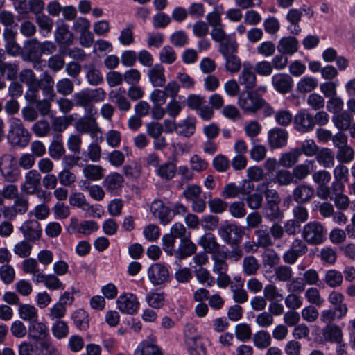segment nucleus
<instances>
[{
  "instance_id": "nucleus-1",
  "label": "nucleus",
  "mask_w": 355,
  "mask_h": 355,
  "mask_svg": "<svg viewBox=\"0 0 355 355\" xmlns=\"http://www.w3.org/2000/svg\"><path fill=\"white\" fill-rule=\"evenodd\" d=\"M105 95V92L101 87L94 89H83L73 94V100L76 106L85 107L87 115H95L97 114V110L93 105V103L103 101Z\"/></svg>"
},
{
  "instance_id": "nucleus-2",
  "label": "nucleus",
  "mask_w": 355,
  "mask_h": 355,
  "mask_svg": "<svg viewBox=\"0 0 355 355\" xmlns=\"http://www.w3.org/2000/svg\"><path fill=\"white\" fill-rule=\"evenodd\" d=\"M7 139L12 146L24 148L30 141L31 135L20 119L13 118L10 121Z\"/></svg>"
},
{
  "instance_id": "nucleus-3",
  "label": "nucleus",
  "mask_w": 355,
  "mask_h": 355,
  "mask_svg": "<svg viewBox=\"0 0 355 355\" xmlns=\"http://www.w3.org/2000/svg\"><path fill=\"white\" fill-rule=\"evenodd\" d=\"M263 193L266 200V205L263 209L264 217L270 221L282 219L283 214L279 206L281 199L278 192L275 189L266 187Z\"/></svg>"
},
{
  "instance_id": "nucleus-4",
  "label": "nucleus",
  "mask_w": 355,
  "mask_h": 355,
  "mask_svg": "<svg viewBox=\"0 0 355 355\" xmlns=\"http://www.w3.org/2000/svg\"><path fill=\"white\" fill-rule=\"evenodd\" d=\"M264 99L254 91H243L238 97V105L247 113L254 114L260 110Z\"/></svg>"
},
{
  "instance_id": "nucleus-5",
  "label": "nucleus",
  "mask_w": 355,
  "mask_h": 355,
  "mask_svg": "<svg viewBox=\"0 0 355 355\" xmlns=\"http://www.w3.org/2000/svg\"><path fill=\"white\" fill-rule=\"evenodd\" d=\"M326 235L324 227L318 222L312 221L306 224L302 230V236L304 241L310 245L322 243Z\"/></svg>"
},
{
  "instance_id": "nucleus-6",
  "label": "nucleus",
  "mask_w": 355,
  "mask_h": 355,
  "mask_svg": "<svg viewBox=\"0 0 355 355\" xmlns=\"http://www.w3.org/2000/svg\"><path fill=\"white\" fill-rule=\"evenodd\" d=\"M243 234V230L233 223L223 225L218 229V234L227 245L240 244Z\"/></svg>"
},
{
  "instance_id": "nucleus-7",
  "label": "nucleus",
  "mask_w": 355,
  "mask_h": 355,
  "mask_svg": "<svg viewBox=\"0 0 355 355\" xmlns=\"http://www.w3.org/2000/svg\"><path fill=\"white\" fill-rule=\"evenodd\" d=\"M308 252V247L304 241L296 238L291 243L289 248L282 256L284 263L293 265L296 263L298 258L306 254Z\"/></svg>"
},
{
  "instance_id": "nucleus-8",
  "label": "nucleus",
  "mask_w": 355,
  "mask_h": 355,
  "mask_svg": "<svg viewBox=\"0 0 355 355\" xmlns=\"http://www.w3.org/2000/svg\"><path fill=\"white\" fill-rule=\"evenodd\" d=\"M41 58L40 42L36 38L27 40L24 46V60L33 62V67L39 69L37 64L42 62Z\"/></svg>"
},
{
  "instance_id": "nucleus-9",
  "label": "nucleus",
  "mask_w": 355,
  "mask_h": 355,
  "mask_svg": "<svg viewBox=\"0 0 355 355\" xmlns=\"http://www.w3.org/2000/svg\"><path fill=\"white\" fill-rule=\"evenodd\" d=\"M19 78L21 83L25 84L28 89L25 92L24 98L28 103L35 101V86L37 82V78L33 71L31 69H24L19 73Z\"/></svg>"
},
{
  "instance_id": "nucleus-10",
  "label": "nucleus",
  "mask_w": 355,
  "mask_h": 355,
  "mask_svg": "<svg viewBox=\"0 0 355 355\" xmlns=\"http://www.w3.org/2000/svg\"><path fill=\"white\" fill-rule=\"evenodd\" d=\"M254 187V183L249 180H244L240 185L231 182L223 187L221 196L224 198H234L239 195L248 194Z\"/></svg>"
},
{
  "instance_id": "nucleus-11",
  "label": "nucleus",
  "mask_w": 355,
  "mask_h": 355,
  "mask_svg": "<svg viewBox=\"0 0 355 355\" xmlns=\"http://www.w3.org/2000/svg\"><path fill=\"white\" fill-rule=\"evenodd\" d=\"M148 277L154 286H159L169 280L170 274L166 266L156 263L149 267Z\"/></svg>"
},
{
  "instance_id": "nucleus-12",
  "label": "nucleus",
  "mask_w": 355,
  "mask_h": 355,
  "mask_svg": "<svg viewBox=\"0 0 355 355\" xmlns=\"http://www.w3.org/2000/svg\"><path fill=\"white\" fill-rule=\"evenodd\" d=\"M54 80L50 73L45 71L42 74L40 78H37V82L35 86V99L39 98V91L41 89L44 96L47 98L53 99L55 96L53 90Z\"/></svg>"
},
{
  "instance_id": "nucleus-13",
  "label": "nucleus",
  "mask_w": 355,
  "mask_h": 355,
  "mask_svg": "<svg viewBox=\"0 0 355 355\" xmlns=\"http://www.w3.org/2000/svg\"><path fill=\"white\" fill-rule=\"evenodd\" d=\"M293 125L301 133L312 131L315 127L313 115L306 110H300L293 118Z\"/></svg>"
},
{
  "instance_id": "nucleus-14",
  "label": "nucleus",
  "mask_w": 355,
  "mask_h": 355,
  "mask_svg": "<svg viewBox=\"0 0 355 355\" xmlns=\"http://www.w3.org/2000/svg\"><path fill=\"white\" fill-rule=\"evenodd\" d=\"M54 37L58 44L66 46L71 45L74 40L73 34L69 30V26L62 19H58L56 22Z\"/></svg>"
},
{
  "instance_id": "nucleus-15",
  "label": "nucleus",
  "mask_w": 355,
  "mask_h": 355,
  "mask_svg": "<svg viewBox=\"0 0 355 355\" xmlns=\"http://www.w3.org/2000/svg\"><path fill=\"white\" fill-rule=\"evenodd\" d=\"M41 175L37 170H31L25 175V182L21 185V191L27 194H34L40 190Z\"/></svg>"
},
{
  "instance_id": "nucleus-16",
  "label": "nucleus",
  "mask_w": 355,
  "mask_h": 355,
  "mask_svg": "<svg viewBox=\"0 0 355 355\" xmlns=\"http://www.w3.org/2000/svg\"><path fill=\"white\" fill-rule=\"evenodd\" d=\"M198 244L202 246L206 253L211 254V256L218 254L220 252L225 251L223 247L218 243L216 236L212 233H206L202 236Z\"/></svg>"
},
{
  "instance_id": "nucleus-17",
  "label": "nucleus",
  "mask_w": 355,
  "mask_h": 355,
  "mask_svg": "<svg viewBox=\"0 0 355 355\" xmlns=\"http://www.w3.org/2000/svg\"><path fill=\"white\" fill-rule=\"evenodd\" d=\"M314 193L315 189L312 186L301 184L293 189L291 196L298 205H303L310 202Z\"/></svg>"
},
{
  "instance_id": "nucleus-18",
  "label": "nucleus",
  "mask_w": 355,
  "mask_h": 355,
  "mask_svg": "<svg viewBox=\"0 0 355 355\" xmlns=\"http://www.w3.org/2000/svg\"><path fill=\"white\" fill-rule=\"evenodd\" d=\"M69 204L71 206L80 208L85 212L87 217H95L96 209L93 205L86 200L85 196L80 192L72 193L69 198Z\"/></svg>"
},
{
  "instance_id": "nucleus-19",
  "label": "nucleus",
  "mask_w": 355,
  "mask_h": 355,
  "mask_svg": "<svg viewBox=\"0 0 355 355\" xmlns=\"http://www.w3.org/2000/svg\"><path fill=\"white\" fill-rule=\"evenodd\" d=\"M150 211L155 217L159 219L160 223L164 225L169 223L173 219L171 210L159 200H155L152 202Z\"/></svg>"
},
{
  "instance_id": "nucleus-20",
  "label": "nucleus",
  "mask_w": 355,
  "mask_h": 355,
  "mask_svg": "<svg viewBox=\"0 0 355 355\" xmlns=\"http://www.w3.org/2000/svg\"><path fill=\"white\" fill-rule=\"evenodd\" d=\"M268 144L272 149L285 146L288 139V132L280 128H275L268 132Z\"/></svg>"
},
{
  "instance_id": "nucleus-21",
  "label": "nucleus",
  "mask_w": 355,
  "mask_h": 355,
  "mask_svg": "<svg viewBox=\"0 0 355 355\" xmlns=\"http://www.w3.org/2000/svg\"><path fill=\"white\" fill-rule=\"evenodd\" d=\"M116 302L119 309L124 313L133 314L139 308L137 297L133 294L120 295Z\"/></svg>"
},
{
  "instance_id": "nucleus-22",
  "label": "nucleus",
  "mask_w": 355,
  "mask_h": 355,
  "mask_svg": "<svg viewBox=\"0 0 355 355\" xmlns=\"http://www.w3.org/2000/svg\"><path fill=\"white\" fill-rule=\"evenodd\" d=\"M20 230L25 239L29 241L38 240L42 234L40 224L37 220H30L25 222L20 227Z\"/></svg>"
},
{
  "instance_id": "nucleus-23",
  "label": "nucleus",
  "mask_w": 355,
  "mask_h": 355,
  "mask_svg": "<svg viewBox=\"0 0 355 355\" xmlns=\"http://www.w3.org/2000/svg\"><path fill=\"white\" fill-rule=\"evenodd\" d=\"M15 34L16 33L10 28H5L3 33L6 42V51L8 54L13 56L19 55L22 51L21 46L16 42Z\"/></svg>"
},
{
  "instance_id": "nucleus-24",
  "label": "nucleus",
  "mask_w": 355,
  "mask_h": 355,
  "mask_svg": "<svg viewBox=\"0 0 355 355\" xmlns=\"http://www.w3.org/2000/svg\"><path fill=\"white\" fill-rule=\"evenodd\" d=\"M272 84L277 92L286 94L291 90L293 80L288 74L278 73L272 77Z\"/></svg>"
},
{
  "instance_id": "nucleus-25",
  "label": "nucleus",
  "mask_w": 355,
  "mask_h": 355,
  "mask_svg": "<svg viewBox=\"0 0 355 355\" xmlns=\"http://www.w3.org/2000/svg\"><path fill=\"white\" fill-rule=\"evenodd\" d=\"M28 335L30 338L35 340H44L49 336V329L44 323L35 320L30 322Z\"/></svg>"
},
{
  "instance_id": "nucleus-26",
  "label": "nucleus",
  "mask_w": 355,
  "mask_h": 355,
  "mask_svg": "<svg viewBox=\"0 0 355 355\" xmlns=\"http://www.w3.org/2000/svg\"><path fill=\"white\" fill-rule=\"evenodd\" d=\"M148 76L153 87H163L165 85L164 68L161 64H156L149 69Z\"/></svg>"
},
{
  "instance_id": "nucleus-27",
  "label": "nucleus",
  "mask_w": 355,
  "mask_h": 355,
  "mask_svg": "<svg viewBox=\"0 0 355 355\" xmlns=\"http://www.w3.org/2000/svg\"><path fill=\"white\" fill-rule=\"evenodd\" d=\"M239 44L236 37L233 35H229L225 39L219 42L218 52L223 57L236 54L238 51Z\"/></svg>"
},
{
  "instance_id": "nucleus-28",
  "label": "nucleus",
  "mask_w": 355,
  "mask_h": 355,
  "mask_svg": "<svg viewBox=\"0 0 355 355\" xmlns=\"http://www.w3.org/2000/svg\"><path fill=\"white\" fill-rule=\"evenodd\" d=\"M49 156L53 159L58 160L64 155L65 148L62 143V137L60 134H55L49 146Z\"/></svg>"
},
{
  "instance_id": "nucleus-29",
  "label": "nucleus",
  "mask_w": 355,
  "mask_h": 355,
  "mask_svg": "<svg viewBox=\"0 0 355 355\" xmlns=\"http://www.w3.org/2000/svg\"><path fill=\"white\" fill-rule=\"evenodd\" d=\"M256 76L252 67L244 66L239 76V83L243 85L246 91L252 90L256 86Z\"/></svg>"
},
{
  "instance_id": "nucleus-30",
  "label": "nucleus",
  "mask_w": 355,
  "mask_h": 355,
  "mask_svg": "<svg viewBox=\"0 0 355 355\" xmlns=\"http://www.w3.org/2000/svg\"><path fill=\"white\" fill-rule=\"evenodd\" d=\"M196 251V245L187 238H182L180 243L174 254L179 259H184L193 254Z\"/></svg>"
},
{
  "instance_id": "nucleus-31",
  "label": "nucleus",
  "mask_w": 355,
  "mask_h": 355,
  "mask_svg": "<svg viewBox=\"0 0 355 355\" xmlns=\"http://www.w3.org/2000/svg\"><path fill=\"white\" fill-rule=\"evenodd\" d=\"M123 175L114 172L107 175L103 182V185L107 191L114 193L123 187Z\"/></svg>"
},
{
  "instance_id": "nucleus-32",
  "label": "nucleus",
  "mask_w": 355,
  "mask_h": 355,
  "mask_svg": "<svg viewBox=\"0 0 355 355\" xmlns=\"http://www.w3.org/2000/svg\"><path fill=\"white\" fill-rule=\"evenodd\" d=\"M19 64L17 62H0V76L8 80L14 81L18 77Z\"/></svg>"
},
{
  "instance_id": "nucleus-33",
  "label": "nucleus",
  "mask_w": 355,
  "mask_h": 355,
  "mask_svg": "<svg viewBox=\"0 0 355 355\" xmlns=\"http://www.w3.org/2000/svg\"><path fill=\"white\" fill-rule=\"evenodd\" d=\"M176 158H173V161H168L159 166L156 170V173L162 179L169 180L173 179L177 172Z\"/></svg>"
},
{
  "instance_id": "nucleus-34",
  "label": "nucleus",
  "mask_w": 355,
  "mask_h": 355,
  "mask_svg": "<svg viewBox=\"0 0 355 355\" xmlns=\"http://www.w3.org/2000/svg\"><path fill=\"white\" fill-rule=\"evenodd\" d=\"M196 120L194 117L188 116L177 124L176 133L185 137H191L196 131Z\"/></svg>"
},
{
  "instance_id": "nucleus-35",
  "label": "nucleus",
  "mask_w": 355,
  "mask_h": 355,
  "mask_svg": "<svg viewBox=\"0 0 355 355\" xmlns=\"http://www.w3.org/2000/svg\"><path fill=\"white\" fill-rule=\"evenodd\" d=\"M298 42L294 37L282 38L277 45V50L282 54L292 55L297 51Z\"/></svg>"
},
{
  "instance_id": "nucleus-36",
  "label": "nucleus",
  "mask_w": 355,
  "mask_h": 355,
  "mask_svg": "<svg viewBox=\"0 0 355 355\" xmlns=\"http://www.w3.org/2000/svg\"><path fill=\"white\" fill-rule=\"evenodd\" d=\"M125 90L119 88L116 91H112L109 94L111 101L117 105L119 109L122 111H128L130 108V103L125 96Z\"/></svg>"
},
{
  "instance_id": "nucleus-37",
  "label": "nucleus",
  "mask_w": 355,
  "mask_h": 355,
  "mask_svg": "<svg viewBox=\"0 0 355 355\" xmlns=\"http://www.w3.org/2000/svg\"><path fill=\"white\" fill-rule=\"evenodd\" d=\"M322 336L326 341L340 343L343 340L341 329L334 324H328L322 329Z\"/></svg>"
},
{
  "instance_id": "nucleus-38",
  "label": "nucleus",
  "mask_w": 355,
  "mask_h": 355,
  "mask_svg": "<svg viewBox=\"0 0 355 355\" xmlns=\"http://www.w3.org/2000/svg\"><path fill=\"white\" fill-rule=\"evenodd\" d=\"M94 115H88L76 123L77 130L82 133L94 134L98 130V125Z\"/></svg>"
},
{
  "instance_id": "nucleus-39",
  "label": "nucleus",
  "mask_w": 355,
  "mask_h": 355,
  "mask_svg": "<svg viewBox=\"0 0 355 355\" xmlns=\"http://www.w3.org/2000/svg\"><path fill=\"white\" fill-rule=\"evenodd\" d=\"M314 161H309L304 164H298L295 166L292 171L294 179V184L305 179L312 171Z\"/></svg>"
},
{
  "instance_id": "nucleus-40",
  "label": "nucleus",
  "mask_w": 355,
  "mask_h": 355,
  "mask_svg": "<svg viewBox=\"0 0 355 355\" xmlns=\"http://www.w3.org/2000/svg\"><path fill=\"white\" fill-rule=\"evenodd\" d=\"M185 342L190 355H206L205 347L199 336H187Z\"/></svg>"
},
{
  "instance_id": "nucleus-41",
  "label": "nucleus",
  "mask_w": 355,
  "mask_h": 355,
  "mask_svg": "<svg viewBox=\"0 0 355 355\" xmlns=\"http://www.w3.org/2000/svg\"><path fill=\"white\" fill-rule=\"evenodd\" d=\"M35 355H60V352L58 348L54 345L50 339H45L40 341L35 346Z\"/></svg>"
},
{
  "instance_id": "nucleus-42",
  "label": "nucleus",
  "mask_w": 355,
  "mask_h": 355,
  "mask_svg": "<svg viewBox=\"0 0 355 355\" xmlns=\"http://www.w3.org/2000/svg\"><path fill=\"white\" fill-rule=\"evenodd\" d=\"M252 188L248 194H243L242 200L245 202L248 207L252 210H257L262 207L263 195L261 193L253 192Z\"/></svg>"
},
{
  "instance_id": "nucleus-43",
  "label": "nucleus",
  "mask_w": 355,
  "mask_h": 355,
  "mask_svg": "<svg viewBox=\"0 0 355 355\" xmlns=\"http://www.w3.org/2000/svg\"><path fill=\"white\" fill-rule=\"evenodd\" d=\"M35 23L39 27L40 33L43 37H47L51 33L54 24L53 20L45 14L36 16Z\"/></svg>"
},
{
  "instance_id": "nucleus-44",
  "label": "nucleus",
  "mask_w": 355,
  "mask_h": 355,
  "mask_svg": "<svg viewBox=\"0 0 355 355\" xmlns=\"http://www.w3.org/2000/svg\"><path fill=\"white\" fill-rule=\"evenodd\" d=\"M315 159L324 168H331L334 165V153L332 150L329 148H322L316 153Z\"/></svg>"
},
{
  "instance_id": "nucleus-45",
  "label": "nucleus",
  "mask_w": 355,
  "mask_h": 355,
  "mask_svg": "<svg viewBox=\"0 0 355 355\" xmlns=\"http://www.w3.org/2000/svg\"><path fill=\"white\" fill-rule=\"evenodd\" d=\"M104 168L100 165L87 164L83 169L84 176L91 181H97L104 176Z\"/></svg>"
},
{
  "instance_id": "nucleus-46",
  "label": "nucleus",
  "mask_w": 355,
  "mask_h": 355,
  "mask_svg": "<svg viewBox=\"0 0 355 355\" xmlns=\"http://www.w3.org/2000/svg\"><path fill=\"white\" fill-rule=\"evenodd\" d=\"M344 296L336 291H332L329 295V302L334 306L336 311L339 312L338 318L344 317L347 312L346 304L343 303Z\"/></svg>"
},
{
  "instance_id": "nucleus-47",
  "label": "nucleus",
  "mask_w": 355,
  "mask_h": 355,
  "mask_svg": "<svg viewBox=\"0 0 355 355\" xmlns=\"http://www.w3.org/2000/svg\"><path fill=\"white\" fill-rule=\"evenodd\" d=\"M83 68L86 70V78L89 85L96 86L103 82L101 71L96 69L94 64L85 65Z\"/></svg>"
},
{
  "instance_id": "nucleus-48",
  "label": "nucleus",
  "mask_w": 355,
  "mask_h": 355,
  "mask_svg": "<svg viewBox=\"0 0 355 355\" xmlns=\"http://www.w3.org/2000/svg\"><path fill=\"white\" fill-rule=\"evenodd\" d=\"M18 312L19 317L25 321L31 322L33 321L37 320V310L33 305L21 304L18 306Z\"/></svg>"
},
{
  "instance_id": "nucleus-49",
  "label": "nucleus",
  "mask_w": 355,
  "mask_h": 355,
  "mask_svg": "<svg viewBox=\"0 0 355 355\" xmlns=\"http://www.w3.org/2000/svg\"><path fill=\"white\" fill-rule=\"evenodd\" d=\"M71 318L76 327L80 330L85 331L89 328V315L85 310L77 309L72 313Z\"/></svg>"
},
{
  "instance_id": "nucleus-50",
  "label": "nucleus",
  "mask_w": 355,
  "mask_h": 355,
  "mask_svg": "<svg viewBox=\"0 0 355 355\" xmlns=\"http://www.w3.org/2000/svg\"><path fill=\"white\" fill-rule=\"evenodd\" d=\"M226 257L227 255L225 254V251L211 256V259L214 261L213 272L214 273L227 272L228 264L226 261Z\"/></svg>"
},
{
  "instance_id": "nucleus-51",
  "label": "nucleus",
  "mask_w": 355,
  "mask_h": 355,
  "mask_svg": "<svg viewBox=\"0 0 355 355\" xmlns=\"http://www.w3.org/2000/svg\"><path fill=\"white\" fill-rule=\"evenodd\" d=\"M352 120L353 117L347 112H340L333 117L335 126L340 130H348Z\"/></svg>"
},
{
  "instance_id": "nucleus-52",
  "label": "nucleus",
  "mask_w": 355,
  "mask_h": 355,
  "mask_svg": "<svg viewBox=\"0 0 355 355\" xmlns=\"http://www.w3.org/2000/svg\"><path fill=\"white\" fill-rule=\"evenodd\" d=\"M253 343L257 348L265 349L271 344L270 335L264 330H260L254 334Z\"/></svg>"
},
{
  "instance_id": "nucleus-53",
  "label": "nucleus",
  "mask_w": 355,
  "mask_h": 355,
  "mask_svg": "<svg viewBox=\"0 0 355 355\" xmlns=\"http://www.w3.org/2000/svg\"><path fill=\"white\" fill-rule=\"evenodd\" d=\"M255 234L257 236L258 246L268 248L273 245L270 231H268L266 227H263L261 226L255 231Z\"/></svg>"
},
{
  "instance_id": "nucleus-54",
  "label": "nucleus",
  "mask_w": 355,
  "mask_h": 355,
  "mask_svg": "<svg viewBox=\"0 0 355 355\" xmlns=\"http://www.w3.org/2000/svg\"><path fill=\"white\" fill-rule=\"evenodd\" d=\"M318 86V80L313 77H304L297 84V89L300 93H308L314 90Z\"/></svg>"
},
{
  "instance_id": "nucleus-55",
  "label": "nucleus",
  "mask_w": 355,
  "mask_h": 355,
  "mask_svg": "<svg viewBox=\"0 0 355 355\" xmlns=\"http://www.w3.org/2000/svg\"><path fill=\"white\" fill-rule=\"evenodd\" d=\"M225 60V67L230 73H238L241 67V61L236 54H232L223 57Z\"/></svg>"
},
{
  "instance_id": "nucleus-56",
  "label": "nucleus",
  "mask_w": 355,
  "mask_h": 355,
  "mask_svg": "<svg viewBox=\"0 0 355 355\" xmlns=\"http://www.w3.org/2000/svg\"><path fill=\"white\" fill-rule=\"evenodd\" d=\"M300 156V151L297 148L292 149L291 151L282 155L279 159V164L284 167H291L297 162Z\"/></svg>"
},
{
  "instance_id": "nucleus-57",
  "label": "nucleus",
  "mask_w": 355,
  "mask_h": 355,
  "mask_svg": "<svg viewBox=\"0 0 355 355\" xmlns=\"http://www.w3.org/2000/svg\"><path fill=\"white\" fill-rule=\"evenodd\" d=\"M159 57L162 63L171 64L176 60L177 54L172 46L166 45L159 51Z\"/></svg>"
},
{
  "instance_id": "nucleus-58",
  "label": "nucleus",
  "mask_w": 355,
  "mask_h": 355,
  "mask_svg": "<svg viewBox=\"0 0 355 355\" xmlns=\"http://www.w3.org/2000/svg\"><path fill=\"white\" fill-rule=\"evenodd\" d=\"M195 275L198 281L207 286H211L215 284L216 279L210 275L209 271L202 267H199L195 270Z\"/></svg>"
},
{
  "instance_id": "nucleus-59",
  "label": "nucleus",
  "mask_w": 355,
  "mask_h": 355,
  "mask_svg": "<svg viewBox=\"0 0 355 355\" xmlns=\"http://www.w3.org/2000/svg\"><path fill=\"white\" fill-rule=\"evenodd\" d=\"M354 151L353 148L347 145L338 149L336 153V159L341 164H347L353 160Z\"/></svg>"
},
{
  "instance_id": "nucleus-60",
  "label": "nucleus",
  "mask_w": 355,
  "mask_h": 355,
  "mask_svg": "<svg viewBox=\"0 0 355 355\" xmlns=\"http://www.w3.org/2000/svg\"><path fill=\"white\" fill-rule=\"evenodd\" d=\"M259 265L257 260L253 256L245 257L243 261V272L247 275H255L259 269Z\"/></svg>"
},
{
  "instance_id": "nucleus-61",
  "label": "nucleus",
  "mask_w": 355,
  "mask_h": 355,
  "mask_svg": "<svg viewBox=\"0 0 355 355\" xmlns=\"http://www.w3.org/2000/svg\"><path fill=\"white\" fill-rule=\"evenodd\" d=\"M101 156V148L95 142L91 143L87 149V158H84L83 161L87 162L89 160L97 162L100 160Z\"/></svg>"
},
{
  "instance_id": "nucleus-62",
  "label": "nucleus",
  "mask_w": 355,
  "mask_h": 355,
  "mask_svg": "<svg viewBox=\"0 0 355 355\" xmlns=\"http://www.w3.org/2000/svg\"><path fill=\"white\" fill-rule=\"evenodd\" d=\"M52 334L58 339H62L67 336L69 327L67 322L57 320L52 326Z\"/></svg>"
},
{
  "instance_id": "nucleus-63",
  "label": "nucleus",
  "mask_w": 355,
  "mask_h": 355,
  "mask_svg": "<svg viewBox=\"0 0 355 355\" xmlns=\"http://www.w3.org/2000/svg\"><path fill=\"white\" fill-rule=\"evenodd\" d=\"M146 300L150 306L154 309H159L164 306L165 297L163 293L150 292L146 295Z\"/></svg>"
},
{
  "instance_id": "nucleus-64",
  "label": "nucleus",
  "mask_w": 355,
  "mask_h": 355,
  "mask_svg": "<svg viewBox=\"0 0 355 355\" xmlns=\"http://www.w3.org/2000/svg\"><path fill=\"white\" fill-rule=\"evenodd\" d=\"M343 282V275L340 272L330 270H328L325 275V282L330 287L334 288L340 286Z\"/></svg>"
}]
</instances>
